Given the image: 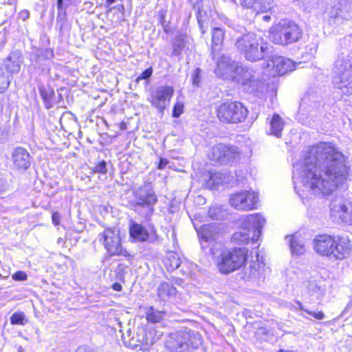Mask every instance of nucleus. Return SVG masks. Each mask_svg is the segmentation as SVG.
<instances>
[{
    "label": "nucleus",
    "mask_w": 352,
    "mask_h": 352,
    "mask_svg": "<svg viewBox=\"0 0 352 352\" xmlns=\"http://www.w3.org/2000/svg\"><path fill=\"white\" fill-rule=\"evenodd\" d=\"M350 167L346 157L332 143L320 142L309 148L303 161L294 166L293 177L302 184V191L329 194L348 179Z\"/></svg>",
    "instance_id": "nucleus-1"
},
{
    "label": "nucleus",
    "mask_w": 352,
    "mask_h": 352,
    "mask_svg": "<svg viewBox=\"0 0 352 352\" xmlns=\"http://www.w3.org/2000/svg\"><path fill=\"white\" fill-rule=\"evenodd\" d=\"M333 84L342 94H352V36L345 39L344 47L338 54L333 67Z\"/></svg>",
    "instance_id": "nucleus-2"
},
{
    "label": "nucleus",
    "mask_w": 352,
    "mask_h": 352,
    "mask_svg": "<svg viewBox=\"0 0 352 352\" xmlns=\"http://www.w3.org/2000/svg\"><path fill=\"white\" fill-rule=\"evenodd\" d=\"M312 246L316 254L331 260H342L349 256L351 251L347 236L318 234L313 239Z\"/></svg>",
    "instance_id": "nucleus-3"
},
{
    "label": "nucleus",
    "mask_w": 352,
    "mask_h": 352,
    "mask_svg": "<svg viewBox=\"0 0 352 352\" xmlns=\"http://www.w3.org/2000/svg\"><path fill=\"white\" fill-rule=\"evenodd\" d=\"M235 46L247 60L252 62L263 59L267 50V47L263 43L262 38L252 32L239 37L236 41Z\"/></svg>",
    "instance_id": "nucleus-4"
},
{
    "label": "nucleus",
    "mask_w": 352,
    "mask_h": 352,
    "mask_svg": "<svg viewBox=\"0 0 352 352\" xmlns=\"http://www.w3.org/2000/svg\"><path fill=\"white\" fill-rule=\"evenodd\" d=\"M133 198L131 201V208L138 214L148 217L154 212V206L157 197L149 184L137 188L133 192Z\"/></svg>",
    "instance_id": "nucleus-5"
},
{
    "label": "nucleus",
    "mask_w": 352,
    "mask_h": 352,
    "mask_svg": "<svg viewBox=\"0 0 352 352\" xmlns=\"http://www.w3.org/2000/svg\"><path fill=\"white\" fill-rule=\"evenodd\" d=\"M202 343L201 335L190 329L172 333L168 336L166 346L173 352H190Z\"/></svg>",
    "instance_id": "nucleus-6"
},
{
    "label": "nucleus",
    "mask_w": 352,
    "mask_h": 352,
    "mask_svg": "<svg viewBox=\"0 0 352 352\" xmlns=\"http://www.w3.org/2000/svg\"><path fill=\"white\" fill-rule=\"evenodd\" d=\"M265 223L264 217L258 213L244 216L241 219V230L234 233L232 240L236 243H248L250 239V232L252 231L251 239L257 241Z\"/></svg>",
    "instance_id": "nucleus-7"
},
{
    "label": "nucleus",
    "mask_w": 352,
    "mask_h": 352,
    "mask_svg": "<svg viewBox=\"0 0 352 352\" xmlns=\"http://www.w3.org/2000/svg\"><path fill=\"white\" fill-rule=\"evenodd\" d=\"M301 30L292 21L282 20L270 30V40L274 44L286 45L297 42L301 37Z\"/></svg>",
    "instance_id": "nucleus-8"
},
{
    "label": "nucleus",
    "mask_w": 352,
    "mask_h": 352,
    "mask_svg": "<svg viewBox=\"0 0 352 352\" xmlns=\"http://www.w3.org/2000/svg\"><path fill=\"white\" fill-rule=\"evenodd\" d=\"M215 73L218 76L222 77L230 76L236 78V75L243 74L241 82L243 85H249L250 87H254L258 83V81L253 79L251 71L245 69L241 67H239L236 62L232 60L229 56L221 55L218 58L217 61V69Z\"/></svg>",
    "instance_id": "nucleus-9"
},
{
    "label": "nucleus",
    "mask_w": 352,
    "mask_h": 352,
    "mask_svg": "<svg viewBox=\"0 0 352 352\" xmlns=\"http://www.w3.org/2000/svg\"><path fill=\"white\" fill-rule=\"evenodd\" d=\"M247 256L248 250L245 248H233L225 250L216 258L217 267L222 274H230L243 265Z\"/></svg>",
    "instance_id": "nucleus-10"
},
{
    "label": "nucleus",
    "mask_w": 352,
    "mask_h": 352,
    "mask_svg": "<svg viewBox=\"0 0 352 352\" xmlns=\"http://www.w3.org/2000/svg\"><path fill=\"white\" fill-rule=\"evenodd\" d=\"M248 113L247 108L238 102L226 101L217 108L218 118L226 123L241 122L247 118Z\"/></svg>",
    "instance_id": "nucleus-11"
},
{
    "label": "nucleus",
    "mask_w": 352,
    "mask_h": 352,
    "mask_svg": "<svg viewBox=\"0 0 352 352\" xmlns=\"http://www.w3.org/2000/svg\"><path fill=\"white\" fill-rule=\"evenodd\" d=\"M258 196L254 191L241 190L230 195V205L239 210L248 211L256 208Z\"/></svg>",
    "instance_id": "nucleus-12"
},
{
    "label": "nucleus",
    "mask_w": 352,
    "mask_h": 352,
    "mask_svg": "<svg viewBox=\"0 0 352 352\" xmlns=\"http://www.w3.org/2000/svg\"><path fill=\"white\" fill-rule=\"evenodd\" d=\"M98 241L102 243L111 255L122 254L120 231L116 228H107L98 236Z\"/></svg>",
    "instance_id": "nucleus-13"
},
{
    "label": "nucleus",
    "mask_w": 352,
    "mask_h": 352,
    "mask_svg": "<svg viewBox=\"0 0 352 352\" xmlns=\"http://www.w3.org/2000/svg\"><path fill=\"white\" fill-rule=\"evenodd\" d=\"M162 334H157L156 330L153 328L138 327L136 330V340L129 343V347L136 349L140 346L142 350H147L160 338Z\"/></svg>",
    "instance_id": "nucleus-14"
},
{
    "label": "nucleus",
    "mask_w": 352,
    "mask_h": 352,
    "mask_svg": "<svg viewBox=\"0 0 352 352\" xmlns=\"http://www.w3.org/2000/svg\"><path fill=\"white\" fill-rule=\"evenodd\" d=\"M294 67L295 64L292 60L278 56L271 57L265 63L269 74L272 76H283L293 71Z\"/></svg>",
    "instance_id": "nucleus-15"
},
{
    "label": "nucleus",
    "mask_w": 352,
    "mask_h": 352,
    "mask_svg": "<svg viewBox=\"0 0 352 352\" xmlns=\"http://www.w3.org/2000/svg\"><path fill=\"white\" fill-rule=\"evenodd\" d=\"M173 93V87L160 86L151 94L149 101L160 113H163L170 103Z\"/></svg>",
    "instance_id": "nucleus-16"
},
{
    "label": "nucleus",
    "mask_w": 352,
    "mask_h": 352,
    "mask_svg": "<svg viewBox=\"0 0 352 352\" xmlns=\"http://www.w3.org/2000/svg\"><path fill=\"white\" fill-rule=\"evenodd\" d=\"M330 210L332 214L341 219L343 221H352V204L343 199L336 197L330 204Z\"/></svg>",
    "instance_id": "nucleus-17"
},
{
    "label": "nucleus",
    "mask_w": 352,
    "mask_h": 352,
    "mask_svg": "<svg viewBox=\"0 0 352 352\" xmlns=\"http://www.w3.org/2000/svg\"><path fill=\"white\" fill-rule=\"evenodd\" d=\"M30 155L24 148L17 147L12 153V159L14 166L19 170H27L31 164Z\"/></svg>",
    "instance_id": "nucleus-18"
},
{
    "label": "nucleus",
    "mask_w": 352,
    "mask_h": 352,
    "mask_svg": "<svg viewBox=\"0 0 352 352\" xmlns=\"http://www.w3.org/2000/svg\"><path fill=\"white\" fill-rule=\"evenodd\" d=\"M263 264L257 261H254L244 270L242 278L245 280L258 281L261 278H264L263 276Z\"/></svg>",
    "instance_id": "nucleus-19"
},
{
    "label": "nucleus",
    "mask_w": 352,
    "mask_h": 352,
    "mask_svg": "<svg viewBox=\"0 0 352 352\" xmlns=\"http://www.w3.org/2000/svg\"><path fill=\"white\" fill-rule=\"evenodd\" d=\"M23 63V56L20 52L14 51L4 60V66L8 72L10 74L18 73Z\"/></svg>",
    "instance_id": "nucleus-20"
},
{
    "label": "nucleus",
    "mask_w": 352,
    "mask_h": 352,
    "mask_svg": "<svg viewBox=\"0 0 352 352\" xmlns=\"http://www.w3.org/2000/svg\"><path fill=\"white\" fill-rule=\"evenodd\" d=\"M240 4L248 8H253L255 11L266 12L274 6V0H239Z\"/></svg>",
    "instance_id": "nucleus-21"
},
{
    "label": "nucleus",
    "mask_w": 352,
    "mask_h": 352,
    "mask_svg": "<svg viewBox=\"0 0 352 352\" xmlns=\"http://www.w3.org/2000/svg\"><path fill=\"white\" fill-rule=\"evenodd\" d=\"M130 236L138 242H144L147 241L149 234L146 229L142 225L131 222L129 226Z\"/></svg>",
    "instance_id": "nucleus-22"
},
{
    "label": "nucleus",
    "mask_w": 352,
    "mask_h": 352,
    "mask_svg": "<svg viewBox=\"0 0 352 352\" xmlns=\"http://www.w3.org/2000/svg\"><path fill=\"white\" fill-rule=\"evenodd\" d=\"M157 296L162 301H168L177 295V289L167 282L161 283L157 289Z\"/></svg>",
    "instance_id": "nucleus-23"
},
{
    "label": "nucleus",
    "mask_w": 352,
    "mask_h": 352,
    "mask_svg": "<svg viewBox=\"0 0 352 352\" xmlns=\"http://www.w3.org/2000/svg\"><path fill=\"white\" fill-rule=\"evenodd\" d=\"M224 39V31L220 28H214L212 31L211 54L214 58L220 50Z\"/></svg>",
    "instance_id": "nucleus-24"
},
{
    "label": "nucleus",
    "mask_w": 352,
    "mask_h": 352,
    "mask_svg": "<svg viewBox=\"0 0 352 352\" xmlns=\"http://www.w3.org/2000/svg\"><path fill=\"white\" fill-rule=\"evenodd\" d=\"M197 233L200 239L209 241L214 239L218 233V229L215 224H204L197 230Z\"/></svg>",
    "instance_id": "nucleus-25"
},
{
    "label": "nucleus",
    "mask_w": 352,
    "mask_h": 352,
    "mask_svg": "<svg viewBox=\"0 0 352 352\" xmlns=\"http://www.w3.org/2000/svg\"><path fill=\"white\" fill-rule=\"evenodd\" d=\"M307 287L309 294L311 296L316 295L317 298H320L324 295L325 285L321 280H309Z\"/></svg>",
    "instance_id": "nucleus-26"
},
{
    "label": "nucleus",
    "mask_w": 352,
    "mask_h": 352,
    "mask_svg": "<svg viewBox=\"0 0 352 352\" xmlns=\"http://www.w3.org/2000/svg\"><path fill=\"white\" fill-rule=\"evenodd\" d=\"M270 134L276 138L281 137V132L284 128V122L278 114H274L270 120Z\"/></svg>",
    "instance_id": "nucleus-27"
},
{
    "label": "nucleus",
    "mask_w": 352,
    "mask_h": 352,
    "mask_svg": "<svg viewBox=\"0 0 352 352\" xmlns=\"http://www.w3.org/2000/svg\"><path fill=\"white\" fill-rule=\"evenodd\" d=\"M164 264L168 271H173L180 266V258L177 253L169 252L164 259Z\"/></svg>",
    "instance_id": "nucleus-28"
},
{
    "label": "nucleus",
    "mask_w": 352,
    "mask_h": 352,
    "mask_svg": "<svg viewBox=\"0 0 352 352\" xmlns=\"http://www.w3.org/2000/svg\"><path fill=\"white\" fill-rule=\"evenodd\" d=\"M287 238L289 239L292 254L300 256L305 252V244L302 241L299 240L294 236H287Z\"/></svg>",
    "instance_id": "nucleus-29"
},
{
    "label": "nucleus",
    "mask_w": 352,
    "mask_h": 352,
    "mask_svg": "<svg viewBox=\"0 0 352 352\" xmlns=\"http://www.w3.org/2000/svg\"><path fill=\"white\" fill-rule=\"evenodd\" d=\"M38 89L46 109L52 108L53 106L52 100L54 96V90L49 87H46L43 85L39 86Z\"/></svg>",
    "instance_id": "nucleus-30"
},
{
    "label": "nucleus",
    "mask_w": 352,
    "mask_h": 352,
    "mask_svg": "<svg viewBox=\"0 0 352 352\" xmlns=\"http://www.w3.org/2000/svg\"><path fill=\"white\" fill-rule=\"evenodd\" d=\"M146 320L151 322H159L165 316V312L155 309L153 307H149L146 310Z\"/></svg>",
    "instance_id": "nucleus-31"
},
{
    "label": "nucleus",
    "mask_w": 352,
    "mask_h": 352,
    "mask_svg": "<svg viewBox=\"0 0 352 352\" xmlns=\"http://www.w3.org/2000/svg\"><path fill=\"white\" fill-rule=\"evenodd\" d=\"M227 149V145L219 144L212 148L210 157L212 160L223 164V153Z\"/></svg>",
    "instance_id": "nucleus-32"
},
{
    "label": "nucleus",
    "mask_w": 352,
    "mask_h": 352,
    "mask_svg": "<svg viewBox=\"0 0 352 352\" xmlns=\"http://www.w3.org/2000/svg\"><path fill=\"white\" fill-rule=\"evenodd\" d=\"M223 154V164H226L232 162L238 155L239 151L236 146H227V149H225Z\"/></svg>",
    "instance_id": "nucleus-33"
},
{
    "label": "nucleus",
    "mask_w": 352,
    "mask_h": 352,
    "mask_svg": "<svg viewBox=\"0 0 352 352\" xmlns=\"http://www.w3.org/2000/svg\"><path fill=\"white\" fill-rule=\"evenodd\" d=\"M11 80V76L5 74L3 69L0 67V93L3 92L8 89Z\"/></svg>",
    "instance_id": "nucleus-34"
},
{
    "label": "nucleus",
    "mask_w": 352,
    "mask_h": 352,
    "mask_svg": "<svg viewBox=\"0 0 352 352\" xmlns=\"http://www.w3.org/2000/svg\"><path fill=\"white\" fill-rule=\"evenodd\" d=\"M28 320L25 318V316L22 312H16L12 315L10 318V322L12 324H24Z\"/></svg>",
    "instance_id": "nucleus-35"
},
{
    "label": "nucleus",
    "mask_w": 352,
    "mask_h": 352,
    "mask_svg": "<svg viewBox=\"0 0 352 352\" xmlns=\"http://www.w3.org/2000/svg\"><path fill=\"white\" fill-rule=\"evenodd\" d=\"M206 17V12L203 10L199 8L197 14V22L199 25V29L201 32V34H205L206 32V28L204 27V23H205V19Z\"/></svg>",
    "instance_id": "nucleus-36"
},
{
    "label": "nucleus",
    "mask_w": 352,
    "mask_h": 352,
    "mask_svg": "<svg viewBox=\"0 0 352 352\" xmlns=\"http://www.w3.org/2000/svg\"><path fill=\"white\" fill-rule=\"evenodd\" d=\"M94 173L106 174L107 172V163L104 160L100 161L92 168Z\"/></svg>",
    "instance_id": "nucleus-37"
},
{
    "label": "nucleus",
    "mask_w": 352,
    "mask_h": 352,
    "mask_svg": "<svg viewBox=\"0 0 352 352\" xmlns=\"http://www.w3.org/2000/svg\"><path fill=\"white\" fill-rule=\"evenodd\" d=\"M297 305L298 307V309L305 311L306 313H307L308 314L313 316L314 318L317 320H322L324 318V314L322 311L316 312L305 309L300 302H297Z\"/></svg>",
    "instance_id": "nucleus-38"
},
{
    "label": "nucleus",
    "mask_w": 352,
    "mask_h": 352,
    "mask_svg": "<svg viewBox=\"0 0 352 352\" xmlns=\"http://www.w3.org/2000/svg\"><path fill=\"white\" fill-rule=\"evenodd\" d=\"M324 19H332L336 18L339 14V8L331 6L330 8H327V10L324 12Z\"/></svg>",
    "instance_id": "nucleus-39"
},
{
    "label": "nucleus",
    "mask_w": 352,
    "mask_h": 352,
    "mask_svg": "<svg viewBox=\"0 0 352 352\" xmlns=\"http://www.w3.org/2000/svg\"><path fill=\"white\" fill-rule=\"evenodd\" d=\"M201 74L202 71L199 68H197L193 74H192L191 79L192 82L194 86L199 87L201 80Z\"/></svg>",
    "instance_id": "nucleus-40"
},
{
    "label": "nucleus",
    "mask_w": 352,
    "mask_h": 352,
    "mask_svg": "<svg viewBox=\"0 0 352 352\" xmlns=\"http://www.w3.org/2000/svg\"><path fill=\"white\" fill-rule=\"evenodd\" d=\"M122 339L124 345L129 347V343L134 342L136 340V331L131 337V331L128 330L126 334L123 333L122 335Z\"/></svg>",
    "instance_id": "nucleus-41"
},
{
    "label": "nucleus",
    "mask_w": 352,
    "mask_h": 352,
    "mask_svg": "<svg viewBox=\"0 0 352 352\" xmlns=\"http://www.w3.org/2000/svg\"><path fill=\"white\" fill-rule=\"evenodd\" d=\"M184 111V104L181 102H177L173 107V116L179 118Z\"/></svg>",
    "instance_id": "nucleus-42"
},
{
    "label": "nucleus",
    "mask_w": 352,
    "mask_h": 352,
    "mask_svg": "<svg viewBox=\"0 0 352 352\" xmlns=\"http://www.w3.org/2000/svg\"><path fill=\"white\" fill-rule=\"evenodd\" d=\"M152 73L153 69L151 67L146 69L136 78V82H139V81L142 79H148L151 76Z\"/></svg>",
    "instance_id": "nucleus-43"
},
{
    "label": "nucleus",
    "mask_w": 352,
    "mask_h": 352,
    "mask_svg": "<svg viewBox=\"0 0 352 352\" xmlns=\"http://www.w3.org/2000/svg\"><path fill=\"white\" fill-rule=\"evenodd\" d=\"M12 278L16 281H23L27 280L28 276L25 272L18 271L12 275Z\"/></svg>",
    "instance_id": "nucleus-44"
},
{
    "label": "nucleus",
    "mask_w": 352,
    "mask_h": 352,
    "mask_svg": "<svg viewBox=\"0 0 352 352\" xmlns=\"http://www.w3.org/2000/svg\"><path fill=\"white\" fill-rule=\"evenodd\" d=\"M53 224L57 226L60 223V215L58 212H54L52 217Z\"/></svg>",
    "instance_id": "nucleus-45"
},
{
    "label": "nucleus",
    "mask_w": 352,
    "mask_h": 352,
    "mask_svg": "<svg viewBox=\"0 0 352 352\" xmlns=\"http://www.w3.org/2000/svg\"><path fill=\"white\" fill-rule=\"evenodd\" d=\"M19 17L23 21H25L30 17V12L28 10H21L19 13Z\"/></svg>",
    "instance_id": "nucleus-46"
},
{
    "label": "nucleus",
    "mask_w": 352,
    "mask_h": 352,
    "mask_svg": "<svg viewBox=\"0 0 352 352\" xmlns=\"http://www.w3.org/2000/svg\"><path fill=\"white\" fill-rule=\"evenodd\" d=\"M168 164V161L167 160L160 158V163L158 165V168L161 169V170L164 169L167 166Z\"/></svg>",
    "instance_id": "nucleus-47"
},
{
    "label": "nucleus",
    "mask_w": 352,
    "mask_h": 352,
    "mask_svg": "<svg viewBox=\"0 0 352 352\" xmlns=\"http://www.w3.org/2000/svg\"><path fill=\"white\" fill-rule=\"evenodd\" d=\"M10 274L9 270H3L2 272H0V278H8Z\"/></svg>",
    "instance_id": "nucleus-48"
},
{
    "label": "nucleus",
    "mask_w": 352,
    "mask_h": 352,
    "mask_svg": "<svg viewBox=\"0 0 352 352\" xmlns=\"http://www.w3.org/2000/svg\"><path fill=\"white\" fill-rule=\"evenodd\" d=\"M112 288L113 290L117 292H120L122 290V285L118 283H115L112 285Z\"/></svg>",
    "instance_id": "nucleus-49"
},
{
    "label": "nucleus",
    "mask_w": 352,
    "mask_h": 352,
    "mask_svg": "<svg viewBox=\"0 0 352 352\" xmlns=\"http://www.w3.org/2000/svg\"><path fill=\"white\" fill-rule=\"evenodd\" d=\"M63 0H58V10L59 13L63 10Z\"/></svg>",
    "instance_id": "nucleus-50"
},
{
    "label": "nucleus",
    "mask_w": 352,
    "mask_h": 352,
    "mask_svg": "<svg viewBox=\"0 0 352 352\" xmlns=\"http://www.w3.org/2000/svg\"><path fill=\"white\" fill-rule=\"evenodd\" d=\"M217 174H214V175H210V179L213 181V182L214 183L215 182V179L217 178Z\"/></svg>",
    "instance_id": "nucleus-51"
},
{
    "label": "nucleus",
    "mask_w": 352,
    "mask_h": 352,
    "mask_svg": "<svg viewBox=\"0 0 352 352\" xmlns=\"http://www.w3.org/2000/svg\"><path fill=\"white\" fill-rule=\"evenodd\" d=\"M263 19L265 21H268L270 20V16L269 15H265L263 16Z\"/></svg>",
    "instance_id": "nucleus-52"
},
{
    "label": "nucleus",
    "mask_w": 352,
    "mask_h": 352,
    "mask_svg": "<svg viewBox=\"0 0 352 352\" xmlns=\"http://www.w3.org/2000/svg\"><path fill=\"white\" fill-rule=\"evenodd\" d=\"M116 0H107V3L110 5L116 2Z\"/></svg>",
    "instance_id": "nucleus-53"
},
{
    "label": "nucleus",
    "mask_w": 352,
    "mask_h": 352,
    "mask_svg": "<svg viewBox=\"0 0 352 352\" xmlns=\"http://www.w3.org/2000/svg\"><path fill=\"white\" fill-rule=\"evenodd\" d=\"M164 30L165 32H168V30H167L166 28L164 27Z\"/></svg>",
    "instance_id": "nucleus-54"
},
{
    "label": "nucleus",
    "mask_w": 352,
    "mask_h": 352,
    "mask_svg": "<svg viewBox=\"0 0 352 352\" xmlns=\"http://www.w3.org/2000/svg\"><path fill=\"white\" fill-rule=\"evenodd\" d=\"M21 349H22V348H21V346H20L18 350H19V352H21Z\"/></svg>",
    "instance_id": "nucleus-55"
}]
</instances>
